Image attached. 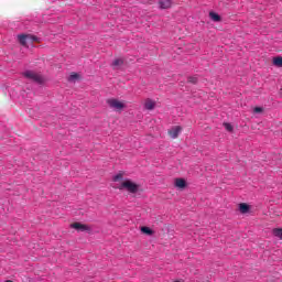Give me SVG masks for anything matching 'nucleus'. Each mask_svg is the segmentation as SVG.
Wrapping results in <instances>:
<instances>
[{"label": "nucleus", "instance_id": "obj_1", "mask_svg": "<svg viewBox=\"0 0 282 282\" xmlns=\"http://www.w3.org/2000/svg\"><path fill=\"white\" fill-rule=\"evenodd\" d=\"M24 78H28V80H32V83H35L36 85H44L45 84V77L43 75L33 72V70H25L23 73Z\"/></svg>", "mask_w": 282, "mask_h": 282}, {"label": "nucleus", "instance_id": "obj_2", "mask_svg": "<svg viewBox=\"0 0 282 282\" xmlns=\"http://www.w3.org/2000/svg\"><path fill=\"white\" fill-rule=\"evenodd\" d=\"M119 191H128V193H131L132 195H135L140 191V185L131 182V181H126L118 186Z\"/></svg>", "mask_w": 282, "mask_h": 282}, {"label": "nucleus", "instance_id": "obj_3", "mask_svg": "<svg viewBox=\"0 0 282 282\" xmlns=\"http://www.w3.org/2000/svg\"><path fill=\"white\" fill-rule=\"evenodd\" d=\"M18 40L20 45H23V47H28V41L30 43H39V41H41V39H39V36L36 35H32V34H19L18 35Z\"/></svg>", "mask_w": 282, "mask_h": 282}, {"label": "nucleus", "instance_id": "obj_4", "mask_svg": "<svg viewBox=\"0 0 282 282\" xmlns=\"http://www.w3.org/2000/svg\"><path fill=\"white\" fill-rule=\"evenodd\" d=\"M107 105L110 107V109H115L116 111H122V109H124V105L118 99H108Z\"/></svg>", "mask_w": 282, "mask_h": 282}, {"label": "nucleus", "instance_id": "obj_5", "mask_svg": "<svg viewBox=\"0 0 282 282\" xmlns=\"http://www.w3.org/2000/svg\"><path fill=\"white\" fill-rule=\"evenodd\" d=\"M70 228H74L75 230H80V232H85L87 230H91V228H89V226L83 225L80 223L72 224Z\"/></svg>", "mask_w": 282, "mask_h": 282}, {"label": "nucleus", "instance_id": "obj_6", "mask_svg": "<svg viewBox=\"0 0 282 282\" xmlns=\"http://www.w3.org/2000/svg\"><path fill=\"white\" fill-rule=\"evenodd\" d=\"M180 133H182V127L176 126L170 130V135L175 140V138H178Z\"/></svg>", "mask_w": 282, "mask_h": 282}, {"label": "nucleus", "instance_id": "obj_7", "mask_svg": "<svg viewBox=\"0 0 282 282\" xmlns=\"http://www.w3.org/2000/svg\"><path fill=\"white\" fill-rule=\"evenodd\" d=\"M172 1L171 0H159V8L161 10H169L171 8Z\"/></svg>", "mask_w": 282, "mask_h": 282}, {"label": "nucleus", "instance_id": "obj_8", "mask_svg": "<svg viewBox=\"0 0 282 282\" xmlns=\"http://www.w3.org/2000/svg\"><path fill=\"white\" fill-rule=\"evenodd\" d=\"M239 212L242 215H246V213H250V205L246 204V203H240L239 204Z\"/></svg>", "mask_w": 282, "mask_h": 282}, {"label": "nucleus", "instance_id": "obj_9", "mask_svg": "<svg viewBox=\"0 0 282 282\" xmlns=\"http://www.w3.org/2000/svg\"><path fill=\"white\" fill-rule=\"evenodd\" d=\"M209 18L212 19V21H215V23H219V21H221V15L214 11L209 12Z\"/></svg>", "mask_w": 282, "mask_h": 282}, {"label": "nucleus", "instance_id": "obj_10", "mask_svg": "<svg viewBox=\"0 0 282 282\" xmlns=\"http://www.w3.org/2000/svg\"><path fill=\"white\" fill-rule=\"evenodd\" d=\"M175 186L177 188H186V181L184 178H176Z\"/></svg>", "mask_w": 282, "mask_h": 282}, {"label": "nucleus", "instance_id": "obj_11", "mask_svg": "<svg viewBox=\"0 0 282 282\" xmlns=\"http://www.w3.org/2000/svg\"><path fill=\"white\" fill-rule=\"evenodd\" d=\"M144 107L148 110L155 109V102H153L151 99H149V100L145 101Z\"/></svg>", "mask_w": 282, "mask_h": 282}, {"label": "nucleus", "instance_id": "obj_12", "mask_svg": "<svg viewBox=\"0 0 282 282\" xmlns=\"http://www.w3.org/2000/svg\"><path fill=\"white\" fill-rule=\"evenodd\" d=\"M120 65H124V61L121 58H116L112 62V67H120Z\"/></svg>", "mask_w": 282, "mask_h": 282}, {"label": "nucleus", "instance_id": "obj_13", "mask_svg": "<svg viewBox=\"0 0 282 282\" xmlns=\"http://www.w3.org/2000/svg\"><path fill=\"white\" fill-rule=\"evenodd\" d=\"M273 65H275V67H282V57H274Z\"/></svg>", "mask_w": 282, "mask_h": 282}, {"label": "nucleus", "instance_id": "obj_14", "mask_svg": "<svg viewBox=\"0 0 282 282\" xmlns=\"http://www.w3.org/2000/svg\"><path fill=\"white\" fill-rule=\"evenodd\" d=\"M141 232H143V235H149V236L153 235L152 229L149 227H141Z\"/></svg>", "mask_w": 282, "mask_h": 282}, {"label": "nucleus", "instance_id": "obj_15", "mask_svg": "<svg viewBox=\"0 0 282 282\" xmlns=\"http://www.w3.org/2000/svg\"><path fill=\"white\" fill-rule=\"evenodd\" d=\"M274 237H278L279 239H282V228H275L273 229Z\"/></svg>", "mask_w": 282, "mask_h": 282}, {"label": "nucleus", "instance_id": "obj_16", "mask_svg": "<svg viewBox=\"0 0 282 282\" xmlns=\"http://www.w3.org/2000/svg\"><path fill=\"white\" fill-rule=\"evenodd\" d=\"M187 83H191L192 85H197L198 83L197 76H189L187 78Z\"/></svg>", "mask_w": 282, "mask_h": 282}, {"label": "nucleus", "instance_id": "obj_17", "mask_svg": "<svg viewBox=\"0 0 282 282\" xmlns=\"http://www.w3.org/2000/svg\"><path fill=\"white\" fill-rule=\"evenodd\" d=\"M224 127H225V129H226V131H229V133H232V131H234V127H232V124H230V123H228V122H225L224 123Z\"/></svg>", "mask_w": 282, "mask_h": 282}, {"label": "nucleus", "instance_id": "obj_18", "mask_svg": "<svg viewBox=\"0 0 282 282\" xmlns=\"http://www.w3.org/2000/svg\"><path fill=\"white\" fill-rule=\"evenodd\" d=\"M122 180V174H117L112 177V182H120Z\"/></svg>", "mask_w": 282, "mask_h": 282}, {"label": "nucleus", "instance_id": "obj_19", "mask_svg": "<svg viewBox=\"0 0 282 282\" xmlns=\"http://www.w3.org/2000/svg\"><path fill=\"white\" fill-rule=\"evenodd\" d=\"M78 78V74L77 73H74L69 76L68 80H77Z\"/></svg>", "mask_w": 282, "mask_h": 282}, {"label": "nucleus", "instance_id": "obj_20", "mask_svg": "<svg viewBox=\"0 0 282 282\" xmlns=\"http://www.w3.org/2000/svg\"><path fill=\"white\" fill-rule=\"evenodd\" d=\"M262 112H263V108H261V107H256L253 109V113H262Z\"/></svg>", "mask_w": 282, "mask_h": 282}, {"label": "nucleus", "instance_id": "obj_21", "mask_svg": "<svg viewBox=\"0 0 282 282\" xmlns=\"http://www.w3.org/2000/svg\"><path fill=\"white\" fill-rule=\"evenodd\" d=\"M174 282H181L180 280H176V281H174Z\"/></svg>", "mask_w": 282, "mask_h": 282}]
</instances>
